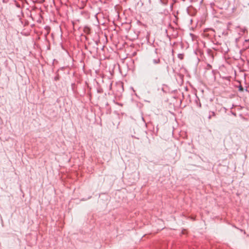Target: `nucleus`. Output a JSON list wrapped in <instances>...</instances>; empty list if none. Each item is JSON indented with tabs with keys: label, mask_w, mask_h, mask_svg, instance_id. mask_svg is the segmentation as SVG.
<instances>
[{
	"label": "nucleus",
	"mask_w": 249,
	"mask_h": 249,
	"mask_svg": "<svg viewBox=\"0 0 249 249\" xmlns=\"http://www.w3.org/2000/svg\"><path fill=\"white\" fill-rule=\"evenodd\" d=\"M222 67L224 68V65H222L221 67H220V69H221Z\"/></svg>",
	"instance_id": "obj_13"
},
{
	"label": "nucleus",
	"mask_w": 249,
	"mask_h": 249,
	"mask_svg": "<svg viewBox=\"0 0 249 249\" xmlns=\"http://www.w3.org/2000/svg\"><path fill=\"white\" fill-rule=\"evenodd\" d=\"M238 89L240 91H243L244 90V89L241 85H240L238 87Z\"/></svg>",
	"instance_id": "obj_6"
},
{
	"label": "nucleus",
	"mask_w": 249,
	"mask_h": 249,
	"mask_svg": "<svg viewBox=\"0 0 249 249\" xmlns=\"http://www.w3.org/2000/svg\"><path fill=\"white\" fill-rule=\"evenodd\" d=\"M112 85V82H111L110 81H109V89H111Z\"/></svg>",
	"instance_id": "obj_9"
},
{
	"label": "nucleus",
	"mask_w": 249,
	"mask_h": 249,
	"mask_svg": "<svg viewBox=\"0 0 249 249\" xmlns=\"http://www.w3.org/2000/svg\"><path fill=\"white\" fill-rule=\"evenodd\" d=\"M212 68V66L209 63H207V66L206 69L207 70H210Z\"/></svg>",
	"instance_id": "obj_5"
},
{
	"label": "nucleus",
	"mask_w": 249,
	"mask_h": 249,
	"mask_svg": "<svg viewBox=\"0 0 249 249\" xmlns=\"http://www.w3.org/2000/svg\"><path fill=\"white\" fill-rule=\"evenodd\" d=\"M178 57L181 59L183 57V55L182 54H179Z\"/></svg>",
	"instance_id": "obj_10"
},
{
	"label": "nucleus",
	"mask_w": 249,
	"mask_h": 249,
	"mask_svg": "<svg viewBox=\"0 0 249 249\" xmlns=\"http://www.w3.org/2000/svg\"><path fill=\"white\" fill-rule=\"evenodd\" d=\"M98 92L99 93H101V91L100 90V89H98Z\"/></svg>",
	"instance_id": "obj_11"
},
{
	"label": "nucleus",
	"mask_w": 249,
	"mask_h": 249,
	"mask_svg": "<svg viewBox=\"0 0 249 249\" xmlns=\"http://www.w3.org/2000/svg\"><path fill=\"white\" fill-rule=\"evenodd\" d=\"M216 72H218L217 71H216V70H212V73H213V76H214V79L215 78V76H214V75H215V73H216Z\"/></svg>",
	"instance_id": "obj_7"
},
{
	"label": "nucleus",
	"mask_w": 249,
	"mask_h": 249,
	"mask_svg": "<svg viewBox=\"0 0 249 249\" xmlns=\"http://www.w3.org/2000/svg\"><path fill=\"white\" fill-rule=\"evenodd\" d=\"M117 94H120L124 91L123 84L122 82L117 83L116 84Z\"/></svg>",
	"instance_id": "obj_2"
},
{
	"label": "nucleus",
	"mask_w": 249,
	"mask_h": 249,
	"mask_svg": "<svg viewBox=\"0 0 249 249\" xmlns=\"http://www.w3.org/2000/svg\"><path fill=\"white\" fill-rule=\"evenodd\" d=\"M215 116V113L214 111H210L209 112V115L208 117L209 119H211L212 117Z\"/></svg>",
	"instance_id": "obj_3"
},
{
	"label": "nucleus",
	"mask_w": 249,
	"mask_h": 249,
	"mask_svg": "<svg viewBox=\"0 0 249 249\" xmlns=\"http://www.w3.org/2000/svg\"><path fill=\"white\" fill-rule=\"evenodd\" d=\"M57 79V78L56 77H55V80H56Z\"/></svg>",
	"instance_id": "obj_14"
},
{
	"label": "nucleus",
	"mask_w": 249,
	"mask_h": 249,
	"mask_svg": "<svg viewBox=\"0 0 249 249\" xmlns=\"http://www.w3.org/2000/svg\"><path fill=\"white\" fill-rule=\"evenodd\" d=\"M220 77H221L223 79H226V80L228 81L229 82L230 81L231 76H221L220 75Z\"/></svg>",
	"instance_id": "obj_4"
},
{
	"label": "nucleus",
	"mask_w": 249,
	"mask_h": 249,
	"mask_svg": "<svg viewBox=\"0 0 249 249\" xmlns=\"http://www.w3.org/2000/svg\"><path fill=\"white\" fill-rule=\"evenodd\" d=\"M233 107H234V105H233L232 106V107H231V108H232Z\"/></svg>",
	"instance_id": "obj_15"
},
{
	"label": "nucleus",
	"mask_w": 249,
	"mask_h": 249,
	"mask_svg": "<svg viewBox=\"0 0 249 249\" xmlns=\"http://www.w3.org/2000/svg\"><path fill=\"white\" fill-rule=\"evenodd\" d=\"M133 63H129L131 65ZM119 69L121 72H122L123 71H128L130 69L129 68V63H117Z\"/></svg>",
	"instance_id": "obj_1"
},
{
	"label": "nucleus",
	"mask_w": 249,
	"mask_h": 249,
	"mask_svg": "<svg viewBox=\"0 0 249 249\" xmlns=\"http://www.w3.org/2000/svg\"><path fill=\"white\" fill-rule=\"evenodd\" d=\"M223 109H224L225 111L226 112L227 110V109L225 107H223Z\"/></svg>",
	"instance_id": "obj_12"
},
{
	"label": "nucleus",
	"mask_w": 249,
	"mask_h": 249,
	"mask_svg": "<svg viewBox=\"0 0 249 249\" xmlns=\"http://www.w3.org/2000/svg\"><path fill=\"white\" fill-rule=\"evenodd\" d=\"M230 113H231V114H232L234 116L236 117L237 114H236V113L235 112H233L232 111H231Z\"/></svg>",
	"instance_id": "obj_8"
}]
</instances>
